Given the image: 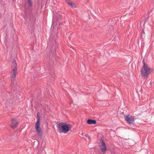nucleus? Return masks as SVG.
Returning a JSON list of instances; mask_svg holds the SVG:
<instances>
[{"label":"nucleus","instance_id":"4","mask_svg":"<svg viewBox=\"0 0 154 154\" xmlns=\"http://www.w3.org/2000/svg\"><path fill=\"white\" fill-rule=\"evenodd\" d=\"M100 141L101 144V145H100L99 146L100 148L103 153H104L105 152L106 149V144L101 138L100 140Z\"/></svg>","mask_w":154,"mask_h":154},{"label":"nucleus","instance_id":"9","mask_svg":"<svg viewBox=\"0 0 154 154\" xmlns=\"http://www.w3.org/2000/svg\"><path fill=\"white\" fill-rule=\"evenodd\" d=\"M68 4L72 8H75L76 7V6L75 5V4L74 3H72L71 2H68Z\"/></svg>","mask_w":154,"mask_h":154},{"label":"nucleus","instance_id":"12","mask_svg":"<svg viewBox=\"0 0 154 154\" xmlns=\"http://www.w3.org/2000/svg\"><path fill=\"white\" fill-rule=\"evenodd\" d=\"M85 136L86 137H87L89 140H90L91 137L90 136H89V135H85Z\"/></svg>","mask_w":154,"mask_h":154},{"label":"nucleus","instance_id":"10","mask_svg":"<svg viewBox=\"0 0 154 154\" xmlns=\"http://www.w3.org/2000/svg\"><path fill=\"white\" fill-rule=\"evenodd\" d=\"M29 4V5L30 7H32L33 5V3L32 0H27Z\"/></svg>","mask_w":154,"mask_h":154},{"label":"nucleus","instance_id":"14","mask_svg":"<svg viewBox=\"0 0 154 154\" xmlns=\"http://www.w3.org/2000/svg\"><path fill=\"white\" fill-rule=\"evenodd\" d=\"M81 135H82V136H83V133H82L81 134Z\"/></svg>","mask_w":154,"mask_h":154},{"label":"nucleus","instance_id":"7","mask_svg":"<svg viewBox=\"0 0 154 154\" xmlns=\"http://www.w3.org/2000/svg\"><path fill=\"white\" fill-rule=\"evenodd\" d=\"M11 127L12 128L14 129L17 127L18 122L17 120L12 119H11Z\"/></svg>","mask_w":154,"mask_h":154},{"label":"nucleus","instance_id":"13","mask_svg":"<svg viewBox=\"0 0 154 154\" xmlns=\"http://www.w3.org/2000/svg\"><path fill=\"white\" fill-rule=\"evenodd\" d=\"M66 1V3L68 4V2H70L69 1V0H65Z\"/></svg>","mask_w":154,"mask_h":154},{"label":"nucleus","instance_id":"2","mask_svg":"<svg viewBox=\"0 0 154 154\" xmlns=\"http://www.w3.org/2000/svg\"><path fill=\"white\" fill-rule=\"evenodd\" d=\"M143 65L142 67V69L140 71L142 76L145 79H146L147 78L148 75L150 72L151 68L146 63L144 59L143 61Z\"/></svg>","mask_w":154,"mask_h":154},{"label":"nucleus","instance_id":"5","mask_svg":"<svg viewBox=\"0 0 154 154\" xmlns=\"http://www.w3.org/2000/svg\"><path fill=\"white\" fill-rule=\"evenodd\" d=\"M134 117L128 115L125 118V120L129 124H133L134 121Z\"/></svg>","mask_w":154,"mask_h":154},{"label":"nucleus","instance_id":"6","mask_svg":"<svg viewBox=\"0 0 154 154\" xmlns=\"http://www.w3.org/2000/svg\"><path fill=\"white\" fill-rule=\"evenodd\" d=\"M40 123L38 122H37L35 124V127L37 131L38 134L40 136L42 135V133L41 130V128H40Z\"/></svg>","mask_w":154,"mask_h":154},{"label":"nucleus","instance_id":"11","mask_svg":"<svg viewBox=\"0 0 154 154\" xmlns=\"http://www.w3.org/2000/svg\"><path fill=\"white\" fill-rule=\"evenodd\" d=\"M37 117L38 118V120L37 122H40V118L38 112L37 113Z\"/></svg>","mask_w":154,"mask_h":154},{"label":"nucleus","instance_id":"3","mask_svg":"<svg viewBox=\"0 0 154 154\" xmlns=\"http://www.w3.org/2000/svg\"><path fill=\"white\" fill-rule=\"evenodd\" d=\"M17 63L15 60H14L13 61L12 63V67L13 69V71L11 72V85L14 84L15 79V77L17 74Z\"/></svg>","mask_w":154,"mask_h":154},{"label":"nucleus","instance_id":"1","mask_svg":"<svg viewBox=\"0 0 154 154\" xmlns=\"http://www.w3.org/2000/svg\"><path fill=\"white\" fill-rule=\"evenodd\" d=\"M57 131L59 133H66L72 128V126L69 123L65 122H57Z\"/></svg>","mask_w":154,"mask_h":154},{"label":"nucleus","instance_id":"8","mask_svg":"<svg viewBox=\"0 0 154 154\" xmlns=\"http://www.w3.org/2000/svg\"><path fill=\"white\" fill-rule=\"evenodd\" d=\"M87 123L88 124H95L97 123L96 121L95 120L88 119L87 120Z\"/></svg>","mask_w":154,"mask_h":154}]
</instances>
